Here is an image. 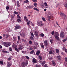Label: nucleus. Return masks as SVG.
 Instances as JSON below:
<instances>
[{
	"label": "nucleus",
	"instance_id": "f257e3e1",
	"mask_svg": "<svg viewBox=\"0 0 67 67\" xmlns=\"http://www.w3.org/2000/svg\"><path fill=\"white\" fill-rule=\"evenodd\" d=\"M2 44L5 46V47H9V46H10L11 45V43L10 42H2Z\"/></svg>",
	"mask_w": 67,
	"mask_h": 67
},
{
	"label": "nucleus",
	"instance_id": "f03ea898",
	"mask_svg": "<svg viewBox=\"0 0 67 67\" xmlns=\"http://www.w3.org/2000/svg\"><path fill=\"white\" fill-rule=\"evenodd\" d=\"M24 20L26 22H27V24L28 25H29L30 23H31L30 21H29V19H27V17L26 16H25L24 17Z\"/></svg>",
	"mask_w": 67,
	"mask_h": 67
},
{
	"label": "nucleus",
	"instance_id": "7ed1b4c3",
	"mask_svg": "<svg viewBox=\"0 0 67 67\" xmlns=\"http://www.w3.org/2000/svg\"><path fill=\"white\" fill-rule=\"evenodd\" d=\"M55 38L57 39V41H59V34L58 32H55Z\"/></svg>",
	"mask_w": 67,
	"mask_h": 67
},
{
	"label": "nucleus",
	"instance_id": "20e7f679",
	"mask_svg": "<svg viewBox=\"0 0 67 67\" xmlns=\"http://www.w3.org/2000/svg\"><path fill=\"white\" fill-rule=\"evenodd\" d=\"M37 25L38 26H43L44 25V23L42 21H40V22H38L37 23Z\"/></svg>",
	"mask_w": 67,
	"mask_h": 67
},
{
	"label": "nucleus",
	"instance_id": "39448f33",
	"mask_svg": "<svg viewBox=\"0 0 67 67\" xmlns=\"http://www.w3.org/2000/svg\"><path fill=\"white\" fill-rule=\"evenodd\" d=\"M34 32V35H35L36 37H38L40 36V35H38V33L37 32V31H35Z\"/></svg>",
	"mask_w": 67,
	"mask_h": 67
},
{
	"label": "nucleus",
	"instance_id": "423d86ee",
	"mask_svg": "<svg viewBox=\"0 0 67 67\" xmlns=\"http://www.w3.org/2000/svg\"><path fill=\"white\" fill-rule=\"evenodd\" d=\"M44 45L47 47L48 46V45H49V43L47 42V40H45L44 41Z\"/></svg>",
	"mask_w": 67,
	"mask_h": 67
},
{
	"label": "nucleus",
	"instance_id": "0eeeda50",
	"mask_svg": "<svg viewBox=\"0 0 67 67\" xmlns=\"http://www.w3.org/2000/svg\"><path fill=\"white\" fill-rule=\"evenodd\" d=\"M37 61L36 60L35 58H33L32 60V62L34 63H35L36 64V63H37Z\"/></svg>",
	"mask_w": 67,
	"mask_h": 67
},
{
	"label": "nucleus",
	"instance_id": "6e6552de",
	"mask_svg": "<svg viewBox=\"0 0 67 67\" xmlns=\"http://www.w3.org/2000/svg\"><path fill=\"white\" fill-rule=\"evenodd\" d=\"M12 56H10L8 58H7V59L8 60V61H10L12 59Z\"/></svg>",
	"mask_w": 67,
	"mask_h": 67
},
{
	"label": "nucleus",
	"instance_id": "1a4fd4ad",
	"mask_svg": "<svg viewBox=\"0 0 67 67\" xmlns=\"http://www.w3.org/2000/svg\"><path fill=\"white\" fill-rule=\"evenodd\" d=\"M18 49H19V51H21V50L23 49V46L21 45H20L18 48Z\"/></svg>",
	"mask_w": 67,
	"mask_h": 67
},
{
	"label": "nucleus",
	"instance_id": "9d476101",
	"mask_svg": "<svg viewBox=\"0 0 67 67\" xmlns=\"http://www.w3.org/2000/svg\"><path fill=\"white\" fill-rule=\"evenodd\" d=\"M7 66L8 67H11V63H10V62L7 61Z\"/></svg>",
	"mask_w": 67,
	"mask_h": 67
},
{
	"label": "nucleus",
	"instance_id": "9b49d317",
	"mask_svg": "<svg viewBox=\"0 0 67 67\" xmlns=\"http://www.w3.org/2000/svg\"><path fill=\"white\" fill-rule=\"evenodd\" d=\"M52 65L53 66H56V63L55 62L54 60H52Z\"/></svg>",
	"mask_w": 67,
	"mask_h": 67
},
{
	"label": "nucleus",
	"instance_id": "f8f14e48",
	"mask_svg": "<svg viewBox=\"0 0 67 67\" xmlns=\"http://www.w3.org/2000/svg\"><path fill=\"white\" fill-rule=\"evenodd\" d=\"M20 28L21 27L20 26V25H16L15 26V29L16 30L19 29H20Z\"/></svg>",
	"mask_w": 67,
	"mask_h": 67
},
{
	"label": "nucleus",
	"instance_id": "ddd939ff",
	"mask_svg": "<svg viewBox=\"0 0 67 67\" xmlns=\"http://www.w3.org/2000/svg\"><path fill=\"white\" fill-rule=\"evenodd\" d=\"M40 45L41 48H43V49H44V46L43 43H41Z\"/></svg>",
	"mask_w": 67,
	"mask_h": 67
},
{
	"label": "nucleus",
	"instance_id": "4468645a",
	"mask_svg": "<svg viewBox=\"0 0 67 67\" xmlns=\"http://www.w3.org/2000/svg\"><path fill=\"white\" fill-rule=\"evenodd\" d=\"M21 66L22 67H25V62H23L21 63Z\"/></svg>",
	"mask_w": 67,
	"mask_h": 67
},
{
	"label": "nucleus",
	"instance_id": "2eb2a0df",
	"mask_svg": "<svg viewBox=\"0 0 67 67\" xmlns=\"http://www.w3.org/2000/svg\"><path fill=\"white\" fill-rule=\"evenodd\" d=\"M57 58L58 60H60L62 59V58H61V57L59 56H57Z\"/></svg>",
	"mask_w": 67,
	"mask_h": 67
},
{
	"label": "nucleus",
	"instance_id": "dca6fc26",
	"mask_svg": "<svg viewBox=\"0 0 67 67\" xmlns=\"http://www.w3.org/2000/svg\"><path fill=\"white\" fill-rule=\"evenodd\" d=\"M12 47L13 48H16V47H17V46L15 44H13L12 45Z\"/></svg>",
	"mask_w": 67,
	"mask_h": 67
},
{
	"label": "nucleus",
	"instance_id": "f3484780",
	"mask_svg": "<svg viewBox=\"0 0 67 67\" xmlns=\"http://www.w3.org/2000/svg\"><path fill=\"white\" fill-rule=\"evenodd\" d=\"M40 51H38L36 53L37 55L38 56V55H39V54H40Z\"/></svg>",
	"mask_w": 67,
	"mask_h": 67
},
{
	"label": "nucleus",
	"instance_id": "a211bd4d",
	"mask_svg": "<svg viewBox=\"0 0 67 67\" xmlns=\"http://www.w3.org/2000/svg\"><path fill=\"white\" fill-rule=\"evenodd\" d=\"M29 8L30 9H32V8H34V6L33 5H31V6H29Z\"/></svg>",
	"mask_w": 67,
	"mask_h": 67
},
{
	"label": "nucleus",
	"instance_id": "6ab92c4d",
	"mask_svg": "<svg viewBox=\"0 0 67 67\" xmlns=\"http://www.w3.org/2000/svg\"><path fill=\"white\" fill-rule=\"evenodd\" d=\"M63 49L64 50L65 52V53H66V54H67V49H66L65 48H64Z\"/></svg>",
	"mask_w": 67,
	"mask_h": 67
},
{
	"label": "nucleus",
	"instance_id": "aec40b11",
	"mask_svg": "<svg viewBox=\"0 0 67 67\" xmlns=\"http://www.w3.org/2000/svg\"><path fill=\"white\" fill-rule=\"evenodd\" d=\"M45 62L44 61H43L42 63V66H43L45 64Z\"/></svg>",
	"mask_w": 67,
	"mask_h": 67
},
{
	"label": "nucleus",
	"instance_id": "412c9836",
	"mask_svg": "<svg viewBox=\"0 0 67 67\" xmlns=\"http://www.w3.org/2000/svg\"><path fill=\"white\" fill-rule=\"evenodd\" d=\"M30 39H31V40H32V41L34 40V38H33V37H32V36H30Z\"/></svg>",
	"mask_w": 67,
	"mask_h": 67
},
{
	"label": "nucleus",
	"instance_id": "4be33fe9",
	"mask_svg": "<svg viewBox=\"0 0 67 67\" xmlns=\"http://www.w3.org/2000/svg\"><path fill=\"white\" fill-rule=\"evenodd\" d=\"M49 54L52 55V54H53V52L52 51H50L49 52Z\"/></svg>",
	"mask_w": 67,
	"mask_h": 67
},
{
	"label": "nucleus",
	"instance_id": "5701e85b",
	"mask_svg": "<svg viewBox=\"0 0 67 67\" xmlns=\"http://www.w3.org/2000/svg\"><path fill=\"white\" fill-rule=\"evenodd\" d=\"M28 64V61H26L25 63V65L26 66Z\"/></svg>",
	"mask_w": 67,
	"mask_h": 67
},
{
	"label": "nucleus",
	"instance_id": "b1692460",
	"mask_svg": "<svg viewBox=\"0 0 67 67\" xmlns=\"http://www.w3.org/2000/svg\"><path fill=\"white\" fill-rule=\"evenodd\" d=\"M9 50L10 51V52H12V49L11 47H9Z\"/></svg>",
	"mask_w": 67,
	"mask_h": 67
},
{
	"label": "nucleus",
	"instance_id": "393cba45",
	"mask_svg": "<svg viewBox=\"0 0 67 67\" xmlns=\"http://www.w3.org/2000/svg\"><path fill=\"white\" fill-rule=\"evenodd\" d=\"M38 58H39V59H40V60H41L42 59V57L41 56H39Z\"/></svg>",
	"mask_w": 67,
	"mask_h": 67
},
{
	"label": "nucleus",
	"instance_id": "a878e982",
	"mask_svg": "<svg viewBox=\"0 0 67 67\" xmlns=\"http://www.w3.org/2000/svg\"><path fill=\"white\" fill-rule=\"evenodd\" d=\"M60 36L61 37H64V35L63 34H61L60 35Z\"/></svg>",
	"mask_w": 67,
	"mask_h": 67
},
{
	"label": "nucleus",
	"instance_id": "bb28decb",
	"mask_svg": "<svg viewBox=\"0 0 67 67\" xmlns=\"http://www.w3.org/2000/svg\"><path fill=\"white\" fill-rule=\"evenodd\" d=\"M34 52V50H32V51L30 52V54H32Z\"/></svg>",
	"mask_w": 67,
	"mask_h": 67
},
{
	"label": "nucleus",
	"instance_id": "cd10ccee",
	"mask_svg": "<svg viewBox=\"0 0 67 67\" xmlns=\"http://www.w3.org/2000/svg\"><path fill=\"white\" fill-rule=\"evenodd\" d=\"M34 10H35L36 11H39V10L38 9L36 8H34Z\"/></svg>",
	"mask_w": 67,
	"mask_h": 67
},
{
	"label": "nucleus",
	"instance_id": "c85d7f7f",
	"mask_svg": "<svg viewBox=\"0 0 67 67\" xmlns=\"http://www.w3.org/2000/svg\"><path fill=\"white\" fill-rule=\"evenodd\" d=\"M30 33H31L30 34L31 36H32V37H34V34H33V33L31 32H30Z\"/></svg>",
	"mask_w": 67,
	"mask_h": 67
},
{
	"label": "nucleus",
	"instance_id": "c756f323",
	"mask_svg": "<svg viewBox=\"0 0 67 67\" xmlns=\"http://www.w3.org/2000/svg\"><path fill=\"white\" fill-rule=\"evenodd\" d=\"M56 51L57 53L58 54V53H59V51L58 49H56Z\"/></svg>",
	"mask_w": 67,
	"mask_h": 67
},
{
	"label": "nucleus",
	"instance_id": "7c9ffc66",
	"mask_svg": "<svg viewBox=\"0 0 67 67\" xmlns=\"http://www.w3.org/2000/svg\"><path fill=\"white\" fill-rule=\"evenodd\" d=\"M40 36L42 37H44V34H40Z\"/></svg>",
	"mask_w": 67,
	"mask_h": 67
},
{
	"label": "nucleus",
	"instance_id": "2f4dec72",
	"mask_svg": "<svg viewBox=\"0 0 67 67\" xmlns=\"http://www.w3.org/2000/svg\"><path fill=\"white\" fill-rule=\"evenodd\" d=\"M17 17L18 19H21V17L18 15H17Z\"/></svg>",
	"mask_w": 67,
	"mask_h": 67
},
{
	"label": "nucleus",
	"instance_id": "473e14b6",
	"mask_svg": "<svg viewBox=\"0 0 67 67\" xmlns=\"http://www.w3.org/2000/svg\"><path fill=\"white\" fill-rule=\"evenodd\" d=\"M21 52L22 53H23V54H25V53H26V52L24 51H21Z\"/></svg>",
	"mask_w": 67,
	"mask_h": 67
},
{
	"label": "nucleus",
	"instance_id": "72a5a7b5",
	"mask_svg": "<svg viewBox=\"0 0 67 67\" xmlns=\"http://www.w3.org/2000/svg\"><path fill=\"white\" fill-rule=\"evenodd\" d=\"M34 5L35 7H37V3H34Z\"/></svg>",
	"mask_w": 67,
	"mask_h": 67
},
{
	"label": "nucleus",
	"instance_id": "f704fd0d",
	"mask_svg": "<svg viewBox=\"0 0 67 67\" xmlns=\"http://www.w3.org/2000/svg\"><path fill=\"white\" fill-rule=\"evenodd\" d=\"M25 57L26 59H30V58L27 56H25Z\"/></svg>",
	"mask_w": 67,
	"mask_h": 67
},
{
	"label": "nucleus",
	"instance_id": "c9c22d12",
	"mask_svg": "<svg viewBox=\"0 0 67 67\" xmlns=\"http://www.w3.org/2000/svg\"><path fill=\"white\" fill-rule=\"evenodd\" d=\"M42 19L43 20V21H44V22L46 21V20H45V19L44 17H43L42 18Z\"/></svg>",
	"mask_w": 67,
	"mask_h": 67
},
{
	"label": "nucleus",
	"instance_id": "e433bc0d",
	"mask_svg": "<svg viewBox=\"0 0 67 67\" xmlns=\"http://www.w3.org/2000/svg\"><path fill=\"white\" fill-rule=\"evenodd\" d=\"M48 20L49 21V20H51V17H50L49 16H48Z\"/></svg>",
	"mask_w": 67,
	"mask_h": 67
},
{
	"label": "nucleus",
	"instance_id": "4c0bfd02",
	"mask_svg": "<svg viewBox=\"0 0 67 67\" xmlns=\"http://www.w3.org/2000/svg\"><path fill=\"white\" fill-rule=\"evenodd\" d=\"M53 40H53V39H51L50 40V42H51V44L52 43H53Z\"/></svg>",
	"mask_w": 67,
	"mask_h": 67
},
{
	"label": "nucleus",
	"instance_id": "58836bf2",
	"mask_svg": "<svg viewBox=\"0 0 67 67\" xmlns=\"http://www.w3.org/2000/svg\"><path fill=\"white\" fill-rule=\"evenodd\" d=\"M17 21L18 22H21V19H17Z\"/></svg>",
	"mask_w": 67,
	"mask_h": 67
},
{
	"label": "nucleus",
	"instance_id": "ea45409f",
	"mask_svg": "<svg viewBox=\"0 0 67 67\" xmlns=\"http://www.w3.org/2000/svg\"><path fill=\"white\" fill-rule=\"evenodd\" d=\"M24 2L25 3H27L29 2V1L28 0H26V1H25Z\"/></svg>",
	"mask_w": 67,
	"mask_h": 67
},
{
	"label": "nucleus",
	"instance_id": "a19ab883",
	"mask_svg": "<svg viewBox=\"0 0 67 67\" xmlns=\"http://www.w3.org/2000/svg\"><path fill=\"white\" fill-rule=\"evenodd\" d=\"M0 64H1L2 65H3V61H0Z\"/></svg>",
	"mask_w": 67,
	"mask_h": 67
},
{
	"label": "nucleus",
	"instance_id": "79ce46f5",
	"mask_svg": "<svg viewBox=\"0 0 67 67\" xmlns=\"http://www.w3.org/2000/svg\"><path fill=\"white\" fill-rule=\"evenodd\" d=\"M44 4L45 6H47L48 5L47 4V2H45L44 3Z\"/></svg>",
	"mask_w": 67,
	"mask_h": 67
},
{
	"label": "nucleus",
	"instance_id": "37998d69",
	"mask_svg": "<svg viewBox=\"0 0 67 67\" xmlns=\"http://www.w3.org/2000/svg\"><path fill=\"white\" fill-rule=\"evenodd\" d=\"M55 33V32L54 31H53L51 33V34L52 35H54Z\"/></svg>",
	"mask_w": 67,
	"mask_h": 67
},
{
	"label": "nucleus",
	"instance_id": "c03bdc74",
	"mask_svg": "<svg viewBox=\"0 0 67 67\" xmlns=\"http://www.w3.org/2000/svg\"><path fill=\"white\" fill-rule=\"evenodd\" d=\"M64 13H63L61 12L60 14L61 15H62V16H63V14H64Z\"/></svg>",
	"mask_w": 67,
	"mask_h": 67
},
{
	"label": "nucleus",
	"instance_id": "a18cd8bd",
	"mask_svg": "<svg viewBox=\"0 0 67 67\" xmlns=\"http://www.w3.org/2000/svg\"><path fill=\"white\" fill-rule=\"evenodd\" d=\"M29 44H32V42L31 41H29Z\"/></svg>",
	"mask_w": 67,
	"mask_h": 67
},
{
	"label": "nucleus",
	"instance_id": "49530a36",
	"mask_svg": "<svg viewBox=\"0 0 67 67\" xmlns=\"http://www.w3.org/2000/svg\"><path fill=\"white\" fill-rule=\"evenodd\" d=\"M22 41L23 42H25V40L24 39H22Z\"/></svg>",
	"mask_w": 67,
	"mask_h": 67
},
{
	"label": "nucleus",
	"instance_id": "de8ad7c7",
	"mask_svg": "<svg viewBox=\"0 0 67 67\" xmlns=\"http://www.w3.org/2000/svg\"><path fill=\"white\" fill-rule=\"evenodd\" d=\"M65 7L66 8H67V3H66L65 4Z\"/></svg>",
	"mask_w": 67,
	"mask_h": 67
},
{
	"label": "nucleus",
	"instance_id": "09e8293b",
	"mask_svg": "<svg viewBox=\"0 0 67 67\" xmlns=\"http://www.w3.org/2000/svg\"><path fill=\"white\" fill-rule=\"evenodd\" d=\"M6 9L7 10H8L9 9V7L8 6H7L6 7Z\"/></svg>",
	"mask_w": 67,
	"mask_h": 67
},
{
	"label": "nucleus",
	"instance_id": "8fccbe9b",
	"mask_svg": "<svg viewBox=\"0 0 67 67\" xmlns=\"http://www.w3.org/2000/svg\"><path fill=\"white\" fill-rule=\"evenodd\" d=\"M66 39H64L63 40V42H66Z\"/></svg>",
	"mask_w": 67,
	"mask_h": 67
},
{
	"label": "nucleus",
	"instance_id": "3c124183",
	"mask_svg": "<svg viewBox=\"0 0 67 67\" xmlns=\"http://www.w3.org/2000/svg\"><path fill=\"white\" fill-rule=\"evenodd\" d=\"M14 14H18V13L17 12H16V11L14 12Z\"/></svg>",
	"mask_w": 67,
	"mask_h": 67
},
{
	"label": "nucleus",
	"instance_id": "603ef678",
	"mask_svg": "<svg viewBox=\"0 0 67 67\" xmlns=\"http://www.w3.org/2000/svg\"><path fill=\"white\" fill-rule=\"evenodd\" d=\"M16 3L18 4H20V3L19 2V1H16Z\"/></svg>",
	"mask_w": 67,
	"mask_h": 67
},
{
	"label": "nucleus",
	"instance_id": "864d4df0",
	"mask_svg": "<svg viewBox=\"0 0 67 67\" xmlns=\"http://www.w3.org/2000/svg\"><path fill=\"white\" fill-rule=\"evenodd\" d=\"M33 2H36L37 1L36 0H32Z\"/></svg>",
	"mask_w": 67,
	"mask_h": 67
},
{
	"label": "nucleus",
	"instance_id": "5fc2aeb1",
	"mask_svg": "<svg viewBox=\"0 0 67 67\" xmlns=\"http://www.w3.org/2000/svg\"><path fill=\"white\" fill-rule=\"evenodd\" d=\"M5 34H4L3 35V37H5Z\"/></svg>",
	"mask_w": 67,
	"mask_h": 67
},
{
	"label": "nucleus",
	"instance_id": "6e6d98bb",
	"mask_svg": "<svg viewBox=\"0 0 67 67\" xmlns=\"http://www.w3.org/2000/svg\"><path fill=\"white\" fill-rule=\"evenodd\" d=\"M2 52H4V53H7V52H7L6 51H3Z\"/></svg>",
	"mask_w": 67,
	"mask_h": 67
},
{
	"label": "nucleus",
	"instance_id": "4d7b16f0",
	"mask_svg": "<svg viewBox=\"0 0 67 67\" xmlns=\"http://www.w3.org/2000/svg\"><path fill=\"white\" fill-rule=\"evenodd\" d=\"M44 67H47V65L46 64H45L44 66Z\"/></svg>",
	"mask_w": 67,
	"mask_h": 67
},
{
	"label": "nucleus",
	"instance_id": "13d9d810",
	"mask_svg": "<svg viewBox=\"0 0 67 67\" xmlns=\"http://www.w3.org/2000/svg\"><path fill=\"white\" fill-rule=\"evenodd\" d=\"M65 61H66V62H67V58H65Z\"/></svg>",
	"mask_w": 67,
	"mask_h": 67
},
{
	"label": "nucleus",
	"instance_id": "bf43d9fd",
	"mask_svg": "<svg viewBox=\"0 0 67 67\" xmlns=\"http://www.w3.org/2000/svg\"><path fill=\"white\" fill-rule=\"evenodd\" d=\"M9 10H12V7H10L9 8Z\"/></svg>",
	"mask_w": 67,
	"mask_h": 67
},
{
	"label": "nucleus",
	"instance_id": "052dcab7",
	"mask_svg": "<svg viewBox=\"0 0 67 67\" xmlns=\"http://www.w3.org/2000/svg\"><path fill=\"white\" fill-rule=\"evenodd\" d=\"M17 6L18 7H20V4H18L17 5Z\"/></svg>",
	"mask_w": 67,
	"mask_h": 67
},
{
	"label": "nucleus",
	"instance_id": "680f3d73",
	"mask_svg": "<svg viewBox=\"0 0 67 67\" xmlns=\"http://www.w3.org/2000/svg\"><path fill=\"white\" fill-rule=\"evenodd\" d=\"M53 59V58H52V57L50 58H49V59H50V60H51L52 59Z\"/></svg>",
	"mask_w": 67,
	"mask_h": 67
},
{
	"label": "nucleus",
	"instance_id": "e2e57ef3",
	"mask_svg": "<svg viewBox=\"0 0 67 67\" xmlns=\"http://www.w3.org/2000/svg\"><path fill=\"white\" fill-rule=\"evenodd\" d=\"M63 16H64V17H66V15H65V14H63Z\"/></svg>",
	"mask_w": 67,
	"mask_h": 67
},
{
	"label": "nucleus",
	"instance_id": "0e129e2a",
	"mask_svg": "<svg viewBox=\"0 0 67 67\" xmlns=\"http://www.w3.org/2000/svg\"><path fill=\"white\" fill-rule=\"evenodd\" d=\"M15 50H16V51L18 49V48L16 47L15 48Z\"/></svg>",
	"mask_w": 67,
	"mask_h": 67
},
{
	"label": "nucleus",
	"instance_id": "69168bd1",
	"mask_svg": "<svg viewBox=\"0 0 67 67\" xmlns=\"http://www.w3.org/2000/svg\"><path fill=\"white\" fill-rule=\"evenodd\" d=\"M34 24H32V26H34Z\"/></svg>",
	"mask_w": 67,
	"mask_h": 67
},
{
	"label": "nucleus",
	"instance_id": "338daca9",
	"mask_svg": "<svg viewBox=\"0 0 67 67\" xmlns=\"http://www.w3.org/2000/svg\"><path fill=\"white\" fill-rule=\"evenodd\" d=\"M18 39L19 40H20V36H18Z\"/></svg>",
	"mask_w": 67,
	"mask_h": 67
},
{
	"label": "nucleus",
	"instance_id": "774afa93",
	"mask_svg": "<svg viewBox=\"0 0 67 67\" xmlns=\"http://www.w3.org/2000/svg\"><path fill=\"white\" fill-rule=\"evenodd\" d=\"M2 46L0 45V48H2Z\"/></svg>",
	"mask_w": 67,
	"mask_h": 67
}]
</instances>
